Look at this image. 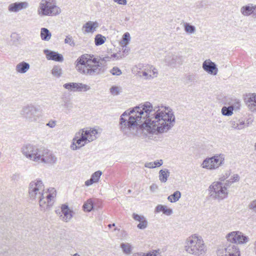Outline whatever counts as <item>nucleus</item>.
Returning a JSON list of instances; mask_svg holds the SVG:
<instances>
[{"mask_svg":"<svg viewBox=\"0 0 256 256\" xmlns=\"http://www.w3.org/2000/svg\"><path fill=\"white\" fill-rule=\"evenodd\" d=\"M94 183H96L94 181L90 178L88 180H87L85 182L84 184L86 186H89L92 185Z\"/></svg>","mask_w":256,"mask_h":256,"instance_id":"864d4df0","label":"nucleus"},{"mask_svg":"<svg viewBox=\"0 0 256 256\" xmlns=\"http://www.w3.org/2000/svg\"><path fill=\"white\" fill-rule=\"evenodd\" d=\"M248 208L252 211L256 213V199L252 201L249 204Z\"/></svg>","mask_w":256,"mask_h":256,"instance_id":"37998d69","label":"nucleus"},{"mask_svg":"<svg viewBox=\"0 0 256 256\" xmlns=\"http://www.w3.org/2000/svg\"><path fill=\"white\" fill-rule=\"evenodd\" d=\"M236 231L230 232L227 234V235L226 236V238L228 242H232V244H238V241L236 240Z\"/></svg>","mask_w":256,"mask_h":256,"instance_id":"c756f323","label":"nucleus"},{"mask_svg":"<svg viewBox=\"0 0 256 256\" xmlns=\"http://www.w3.org/2000/svg\"><path fill=\"white\" fill-rule=\"evenodd\" d=\"M44 53L48 60H54L58 62H62L64 60V57L62 54L58 52L50 50L48 49L44 50Z\"/></svg>","mask_w":256,"mask_h":256,"instance_id":"a211bd4d","label":"nucleus"},{"mask_svg":"<svg viewBox=\"0 0 256 256\" xmlns=\"http://www.w3.org/2000/svg\"><path fill=\"white\" fill-rule=\"evenodd\" d=\"M144 166L146 168H154V166L153 162H146L144 164Z\"/></svg>","mask_w":256,"mask_h":256,"instance_id":"6e6d98bb","label":"nucleus"},{"mask_svg":"<svg viewBox=\"0 0 256 256\" xmlns=\"http://www.w3.org/2000/svg\"><path fill=\"white\" fill-rule=\"evenodd\" d=\"M130 40V34L128 32H125L122 36V42L127 45Z\"/></svg>","mask_w":256,"mask_h":256,"instance_id":"79ce46f5","label":"nucleus"},{"mask_svg":"<svg viewBox=\"0 0 256 256\" xmlns=\"http://www.w3.org/2000/svg\"><path fill=\"white\" fill-rule=\"evenodd\" d=\"M230 172L228 171L225 173L224 175L222 176L220 178V181H224L226 179L230 176Z\"/></svg>","mask_w":256,"mask_h":256,"instance_id":"3c124183","label":"nucleus"},{"mask_svg":"<svg viewBox=\"0 0 256 256\" xmlns=\"http://www.w3.org/2000/svg\"><path fill=\"white\" fill-rule=\"evenodd\" d=\"M38 163L54 164L57 158L48 150L42 148Z\"/></svg>","mask_w":256,"mask_h":256,"instance_id":"9b49d317","label":"nucleus"},{"mask_svg":"<svg viewBox=\"0 0 256 256\" xmlns=\"http://www.w3.org/2000/svg\"><path fill=\"white\" fill-rule=\"evenodd\" d=\"M210 196L214 198L222 200L227 197L226 187L220 182H214L208 188Z\"/></svg>","mask_w":256,"mask_h":256,"instance_id":"0eeeda50","label":"nucleus"},{"mask_svg":"<svg viewBox=\"0 0 256 256\" xmlns=\"http://www.w3.org/2000/svg\"><path fill=\"white\" fill-rule=\"evenodd\" d=\"M44 186L42 180L36 179L32 181L28 186V196L31 200H38L41 210L50 208L53 204L52 194L44 192Z\"/></svg>","mask_w":256,"mask_h":256,"instance_id":"7ed1b4c3","label":"nucleus"},{"mask_svg":"<svg viewBox=\"0 0 256 256\" xmlns=\"http://www.w3.org/2000/svg\"><path fill=\"white\" fill-rule=\"evenodd\" d=\"M253 7L254 10H252L254 12L252 14V16L254 18H256V4H253Z\"/></svg>","mask_w":256,"mask_h":256,"instance_id":"052dcab7","label":"nucleus"},{"mask_svg":"<svg viewBox=\"0 0 256 256\" xmlns=\"http://www.w3.org/2000/svg\"><path fill=\"white\" fill-rule=\"evenodd\" d=\"M41 16H56L60 13V9L56 5V0H42L38 10Z\"/></svg>","mask_w":256,"mask_h":256,"instance_id":"39448f33","label":"nucleus"},{"mask_svg":"<svg viewBox=\"0 0 256 256\" xmlns=\"http://www.w3.org/2000/svg\"><path fill=\"white\" fill-rule=\"evenodd\" d=\"M110 60L109 56L100 58L99 60L93 55L84 54L79 57L76 62V68L80 72L86 76H94L103 73L104 69L100 62Z\"/></svg>","mask_w":256,"mask_h":256,"instance_id":"f03ea898","label":"nucleus"},{"mask_svg":"<svg viewBox=\"0 0 256 256\" xmlns=\"http://www.w3.org/2000/svg\"><path fill=\"white\" fill-rule=\"evenodd\" d=\"M122 45L123 47V53L125 54H128L130 49L126 47V45L124 44V46H123V44H122Z\"/></svg>","mask_w":256,"mask_h":256,"instance_id":"13d9d810","label":"nucleus"},{"mask_svg":"<svg viewBox=\"0 0 256 256\" xmlns=\"http://www.w3.org/2000/svg\"><path fill=\"white\" fill-rule=\"evenodd\" d=\"M86 138L81 132V130H79L75 134L74 138L72 140V144L70 146V148L72 150H76L81 147L84 146L88 142L86 140Z\"/></svg>","mask_w":256,"mask_h":256,"instance_id":"ddd939ff","label":"nucleus"},{"mask_svg":"<svg viewBox=\"0 0 256 256\" xmlns=\"http://www.w3.org/2000/svg\"><path fill=\"white\" fill-rule=\"evenodd\" d=\"M150 190L154 192L158 188V186L156 184H153L150 186Z\"/></svg>","mask_w":256,"mask_h":256,"instance_id":"4d7b16f0","label":"nucleus"},{"mask_svg":"<svg viewBox=\"0 0 256 256\" xmlns=\"http://www.w3.org/2000/svg\"><path fill=\"white\" fill-rule=\"evenodd\" d=\"M236 130H242L246 128L245 121L243 118H236Z\"/></svg>","mask_w":256,"mask_h":256,"instance_id":"e433bc0d","label":"nucleus"},{"mask_svg":"<svg viewBox=\"0 0 256 256\" xmlns=\"http://www.w3.org/2000/svg\"><path fill=\"white\" fill-rule=\"evenodd\" d=\"M30 68V65L28 63L25 62H22L16 64V70L19 74H25Z\"/></svg>","mask_w":256,"mask_h":256,"instance_id":"4be33fe9","label":"nucleus"},{"mask_svg":"<svg viewBox=\"0 0 256 256\" xmlns=\"http://www.w3.org/2000/svg\"><path fill=\"white\" fill-rule=\"evenodd\" d=\"M187 78L188 79V80H189L190 82H192V81L194 80V76H193L192 75H188L187 76Z\"/></svg>","mask_w":256,"mask_h":256,"instance_id":"e2e57ef3","label":"nucleus"},{"mask_svg":"<svg viewBox=\"0 0 256 256\" xmlns=\"http://www.w3.org/2000/svg\"><path fill=\"white\" fill-rule=\"evenodd\" d=\"M40 38L42 40L44 41H48L52 36V34L50 30L45 28L40 29Z\"/></svg>","mask_w":256,"mask_h":256,"instance_id":"a878e982","label":"nucleus"},{"mask_svg":"<svg viewBox=\"0 0 256 256\" xmlns=\"http://www.w3.org/2000/svg\"><path fill=\"white\" fill-rule=\"evenodd\" d=\"M221 112L224 116H230L233 114V108L230 105L228 106H224L222 108Z\"/></svg>","mask_w":256,"mask_h":256,"instance_id":"473e14b6","label":"nucleus"},{"mask_svg":"<svg viewBox=\"0 0 256 256\" xmlns=\"http://www.w3.org/2000/svg\"><path fill=\"white\" fill-rule=\"evenodd\" d=\"M42 148V147L39 148L35 145L26 144L22 146L21 152L26 158L38 162Z\"/></svg>","mask_w":256,"mask_h":256,"instance_id":"6e6552de","label":"nucleus"},{"mask_svg":"<svg viewBox=\"0 0 256 256\" xmlns=\"http://www.w3.org/2000/svg\"><path fill=\"white\" fill-rule=\"evenodd\" d=\"M80 130H81V132H82V134L86 138V140L88 143L96 138V135L98 134V131L96 129H90V130L82 129Z\"/></svg>","mask_w":256,"mask_h":256,"instance_id":"6ab92c4d","label":"nucleus"},{"mask_svg":"<svg viewBox=\"0 0 256 256\" xmlns=\"http://www.w3.org/2000/svg\"><path fill=\"white\" fill-rule=\"evenodd\" d=\"M63 86L68 90L72 92H86L90 89L89 86L80 82L66 83Z\"/></svg>","mask_w":256,"mask_h":256,"instance_id":"f8f14e48","label":"nucleus"},{"mask_svg":"<svg viewBox=\"0 0 256 256\" xmlns=\"http://www.w3.org/2000/svg\"><path fill=\"white\" fill-rule=\"evenodd\" d=\"M20 114L29 122H36L42 117L40 110L38 106L31 104L24 106Z\"/></svg>","mask_w":256,"mask_h":256,"instance_id":"423d86ee","label":"nucleus"},{"mask_svg":"<svg viewBox=\"0 0 256 256\" xmlns=\"http://www.w3.org/2000/svg\"><path fill=\"white\" fill-rule=\"evenodd\" d=\"M112 56L116 58V59H120L122 58V56L120 55V54H114L112 55Z\"/></svg>","mask_w":256,"mask_h":256,"instance_id":"680f3d73","label":"nucleus"},{"mask_svg":"<svg viewBox=\"0 0 256 256\" xmlns=\"http://www.w3.org/2000/svg\"><path fill=\"white\" fill-rule=\"evenodd\" d=\"M154 162V168L156 167H159L161 166L163 164V161L162 160H160L155 161Z\"/></svg>","mask_w":256,"mask_h":256,"instance_id":"603ef678","label":"nucleus"},{"mask_svg":"<svg viewBox=\"0 0 256 256\" xmlns=\"http://www.w3.org/2000/svg\"><path fill=\"white\" fill-rule=\"evenodd\" d=\"M62 70L60 66H54L52 70V74L54 76L58 78L62 75Z\"/></svg>","mask_w":256,"mask_h":256,"instance_id":"c9c22d12","label":"nucleus"},{"mask_svg":"<svg viewBox=\"0 0 256 256\" xmlns=\"http://www.w3.org/2000/svg\"><path fill=\"white\" fill-rule=\"evenodd\" d=\"M245 124H246V128L249 126L250 124H252V122L249 120H247L246 122H245Z\"/></svg>","mask_w":256,"mask_h":256,"instance_id":"69168bd1","label":"nucleus"},{"mask_svg":"<svg viewBox=\"0 0 256 256\" xmlns=\"http://www.w3.org/2000/svg\"><path fill=\"white\" fill-rule=\"evenodd\" d=\"M184 250L190 254L196 256H204L206 247L201 237L193 234L188 237L184 242Z\"/></svg>","mask_w":256,"mask_h":256,"instance_id":"20e7f679","label":"nucleus"},{"mask_svg":"<svg viewBox=\"0 0 256 256\" xmlns=\"http://www.w3.org/2000/svg\"><path fill=\"white\" fill-rule=\"evenodd\" d=\"M236 238L238 244H243L247 242L248 240V238L243 233L240 231H236Z\"/></svg>","mask_w":256,"mask_h":256,"instance_id":"c85d7f7f","label":"nucleus"},{"mask_svg":"<svg viewBox=\"0 0 256 256\" xmlns=\"http://www.w3.org/2000/svg\"><path fill=\"white\" fill-rule=\"evenodd\" d=\"M168 112L154 108L146 102L124 112L120 116V128L128 136H138L144 130L156 134L168 132L175 124V116L170 110Z\"/></svg>","mask_w":256,"mask_h":256,"instance_id":"f257e3e1","label":"nucleus"},{"mask_svg":"<svg viewBox=\"0 0 256 256\" xmlns=\"http://www.w3.org/2000/svg\"><path fill=\"white\" fill-rule=\"evenodd\" d=\"M46 126L50 128H54L56 126V121L54 120H51L48 123H47L46 124Z\"/></svg>","mask_w":256,"mask_h":256,"instance_id":"8fccbe9b","label":"nucleus"},{"mask_svg":"<svg viewBox=\"0 0 256 256\" xmlns=\"http://www.w3.org/2000/svg\"><path fill=\"white\" fill-rule=\"evenodd\" d=\"M55 212H56V213L58 216H60V214H62V209H61V208H60V210H59V209H58V210H56V211H55Z\"/></svg>","mask_w":256,"mask_h":256,"instance_id":"0e129e2a","label":"nucleus"},{"mask_svg":"<svg viewBox=\"0 0 256 256\" xmlns=\"http://www.w3.org/2000/svg\"><path fill=\"white\" fill-rule=\"evenodd\" d=\"M102 174V172L100 170H98L94 172L91 176V178L93 180L94 182H98L99 181L100 178Z\"/></svg>","mask_w":256,"mask_h":256,"instance_id":"58836bf2","label":"nucleus"},{"mask_svg":"<svg viewBox=\"0 0 256 256\" xmlns=\"http://www.w3.org/2000/svg\"><path fill=\"white\" fill-rule=\"evenodd\" d=\"M164 62L168 66H174L176 64H182L184 58L182 56L169 53L165 56Z\"/></svg>","mask_w":256,"mask_h":256,"instance_id":"4468645a","label":"nucleus"},{"mask_svg":"<svg viewBox=\"0 0 256 256\" xmlns=\"http://www.w3.org/2000/svg\"><path fill=\"white\" fill-rule=\"evenodd\" d=\"M253 4H248L242 6L240 10L241 14L246 16H252V12H254L252 10H254Z\"/></svg>","mask_w":256,"mask_h":256,"instance_id":"b1692460","label":"nucleus"},{"mask_svg":"<svg viewBox=\"0 0 256 256\" xmlns=\"http://www.w3.org/2000/svg\"><path fill=\"white\" fill-rule=\"evenodd\" d=\"M28 7V2L24 1L12 3L8 5V9L10 12H18L21 10L26 9Z\"/></svg>","mask_w":256,"mask_h":256,"instance_id":"2eb2a0df","label":"nucleus"},{"mask_svg":"<svg viewBox=\"0 0 256 256\" xmlns=\"http://www.w3.org/2000/svg\"><path fill=\"white\" fill-rule=\"evenodd\" d=\"M114 1L115 2L122 5H126L127 4L126 0H114Z\"/></svg>","mask_w":256,"mask_h":256,"instance_id":"5fc2aeb1","label":"nucleus"},{"mask_svg":"<svg viewBox=\"0 0 256 256\" xmlns=\"http://www.w3.org/2000/svg\"><path fill=\"white\" fill-rule=\"evenodd\" d=\"M232 183V181L230 180H226V182L224 184H223V186H225L226 187V189H227L229 187Z\"/></svg>","mask_w":256,"mask_h":256,"instance_id":"bf43d9fd","label":"nucleus"},{"mask_svg":"<svg viewBox=\"0 0 256 256\" xmlns=\"http://www.w3.org/2000/svg\"><path fill=\"white\" fill-rule=\"evenodd\" d=\"M93 208V202L91 199L88 200L83 205L84 210L88 212H90Z\"/></svg>","mask_w":256,"mask_h":256,"instance_id":"f704fd0d","label":"nucleus"},{"mask_svg":"<svg viewBox=\"0 0 256 256\" xmlns=\"http://www.w3.org/2000/svg\"><path fill=\"white\" fill-rule=\"evenodd\" d=\"M61 209L62 214L60 215V219L66 222H70L72 218L73 211L66 204H62Z\"/></svg>","mask_w":256,"mask_h":256,"instance_id":"f3484780","label":"nucleus"},{"mask_svg":"<svg viewBox=\"0 0 256 256\" xmlns=\"http://www.w3.org/2000/svg\"><path fill=\"white\" fill-rule=\"evenodd\" d=\"M184 30L190 34H192L196 31L194 26L188 23H185L184 24Z\"/></svg>","mask_w":256,"mask_h":256,"instance_id":"4c0bfd02","label":"nucleus"},{"mask_svg":"<svg viewBox=\"0 0 256 256\" xmlns=\"http://www.w3.org/2000/svg\"><path fill=\"white\" fill-rule=\"evenodd\" d=\"M132 218L140 223L137 225V228L140 230H144L148 226V221L146 218L142 215H139L136 213L132 214Z\"/></svg>","mask_w":256,"mask_h":256,"instance_id":"aec40b11","label":"nucleus"},{"mask_svg":"<svg viewBox=\"0 0 256 256\" xmlns=\"http://www.w3.org/2000/svg\"><path fill=\"white\" fill-rule=\"evenodd\" d=\"M120 248L124 253L126 254H130L132 251V247L129 243H122Z\"/></svg>","mask_w":256,"mask_h":256,"instance_id":"2f4dec72","label":"nucleus"},{"mask_svg":"<svg viewBox=\"0 0 256 256\" xmlns=\"http://www.w3.org/2000/svg\"><path fill=\"white\" fill-rule=\"evenodd\" d=\"M106 40V38L100 34H98L94 38V43L96 46H100L104 43Z\"/></svg>","mask_w":256,"mask_h":256,"instance_id":"72a5a7b5","label":"nucleus"},{"mask_svg":"<svg viewBox=\"0 0 256 256\" xmlns=\"http://www.w3.org/2000/svg\"><path fill=\"white\" fill-rule=\"evenodd\" d=\"M254 245V250L255 253L256 254V241L255 242Z\"/></svg>","mask_w":256,"mask_h":256,"instance_id":"774afa93","label":"nucleus"},{"mask_svg":"<svg viewBox=\"0 0 256 256\" xmlns=\"http://www.w3.org/2000/svg\"><path fill=\"white\" fill-rule=\"evenodd\" d=\"M230 180L232 181V182H238L240 180V176L238 174H234Z\"/></svg>","mask_w":256,"mask_h":256,"instance_id":"09e8293b","label":"nucleus"},{"mask_svg":"<svg viewBox=\"0 0 256 256\" xmlns=\"http://www.w3.org/2000/svg\"><path fill=\"white\" fill-rule=\"evenodd\" d=\"M170 175V172L166 168L161 170L159 172V180L160 182L164 183L167 181Z\"/></svg>","mask_w":256,"mask_h":256,"instance_id":"393cba45","label":"nucleus"},{"mask_svg":"<svg viewBox=\"0 0 256 256\" xmlns=\"http://www.w3.org/2000/svg\"><path fill=\"white\" fill-rule=\"evenodd\" d=\"M98 26L99 24L96 21H88L83 25L82 29L85 33L94 32Z\"/></svg>","mask_w":256,"mask_h":256,"instance_id":"412c9836","label":"nucleus"},{"mask_svg":"<svg viewBox=\"0 0 256 256\" xmlns=\"http://www.w3.org/2000/svg\"><path fill=\"white\" fill-rule=\"evenodd\" d=\"M218 256H240V251L236 244H230L223 249L218 250Z\"/></svg>","mask_w":256,"mask_h":256,"instance_id":"9d476101","label":"nucleus"},{"mask_svg":"<svg viewBox=\"0 0 256 256\" xmlns=\"http://www.w3.org/2000/svg\"><path fill=\"white\" fill-rule=\"evenodd\" d=\"M171 196L173 198L172 201L176 202L179 200L181 197V193L180 191H176L173 194H171Z\"/></svg>","mask_w":256,"mask_h":256,"instance_id":"a19ab883","label":"nucleus"},{"mask_svg":"<svg viewBox=\"0 0 256 256\" xmlns=\"http://www.w3.org/2000/svg\"><path fill=\"white\" fill-rule=\"evenodd\" d=\"M224 154H216L211 158H208L204 160L202 166L204 168L215 170L222 166L224 163Z\"/></svg>","mask_w":256,"mask_h":256,"instance_id":"1a4fd4ad","label":"nucleus"},{"mask_svg":"<svg viewBox=\"0 0 256 256\" xmlns=\"http://www.w3.org/2000/svg\"><path fill=\"white\" fill-rule=\"evenodd\" d=\"M156 212H162L163 214L167 216H170L172 213V209L168 208L166 206L161 204H158L156 206Z\"/></svg>","mask_w":256,"mask_h":256,"instance_id":"bb28decb","label":"nucleus"},{"mask_svg":"<svg viewBox=\"0 0 256 256\" xmlns=\"http://www.w3.org/2000/svg\"><path fill=\"white\" fill-rule=\"evenodd\" d=\"M61 105L66 108L68 111H70L73 108V104L70 98H62Z\"/></svg>","mask_w":256,"mask_h":256,"instance_id":"cd10ccee","label":"nucleus"},{"mask_svg":"<svg viewBox=\"0 0 256 256\" xmlns=\"http://www.w3.org/2000/svg\"><path fill=\"white\" fill-rule=\"evenodd\" d=\"M203 69L208 73L216 76L218 74V68L216 64L210 60H206L202 64Z\"/></svg>","mask_w":256,"mask_h":256,"instance_id":"dca6fc26","label":"nucleus"},{"mask_svg":"<svg viewBox=\"0 0 256 256\" xmlns=\"http://www.w3.org/2000/svg\"><path fill=\"white\" fill-rule=\"evenodd\" d=\"M236 118L235 120L233 119L229 122V124L232 128L234 130H236Z\"/></svg>","mask_w":256,"mask_h":256,"instance_id":"de8ad7c7","label":"nucleus"},{"mask_svg":"<svg viewBox=\"0 0 256 256\" xmlns=\"http://www.w3.org/2000/svg\"><path fill=\"white\" fill-rule=\"evenodd\" d=\"M110 72L112 75H116V76H120L122 74V72L118 68V67H114L111 70Z\"/></svg>","mask_w":256,"mask_h":256,"instance_id":"a18cd8bd","label":"nucleus"},{"mask_svg":"<svg viewBox=\"0 0 256 256\" xmlns=\"http://www.w3.org/2000/svg\"><path fill=\"white\" fill-rule=\"evenodd\" d=\"M156 251H152L147 253L140 252L134 254L132 256H156Z\"/></svg>","mask_w":256,"mask_h":256,"instance_id":"ea45409f","label":"nucleus"},{"mask_svg":"<svg viewBox=\"0 0 256 256\" xmlns=\"http://www.w3.org/2000/svg\"><path fill=\"white\" fill-rule=\"evenodd\" d=\"M110 90L112 95H118L119 94L118 88L116 86H112Z\"/></svg>","mask_w":256,"mask_h":256,"instance_id":"49530a36","label":"nucleus"},{"mask_svg":"<svg viewBox=\"0 0 256 256\" xmlns=\"http://www.w3.org/2000/svg\"><path fill=\"white\" fill-rule=\"evenodd\" d=\"M246 104L250 110L256 111V94H252L248 98Z\"/></svg>","mask_w":256,"mask_h":256,"instance_id":"5701e85b","label":"nucleus"},{"mask_svg":"<svg viewBox=\"0 0 256 256\" xmlns=\"http://www.w3.org/2000/svg\"><path fill=\"white\" fill-rule=\"evenodd\" d=\"M225 104H228L230 105L232 108H233V111H237L240 109L241 104L240 100L235 99L234 100H232L231 102H229L227 103H225Z\"/></svg>","mask_w":256,"mask_h":256,"instance_id":"7c9ffc66","label":"nucleus"},{"mask_svg":"<svg viewBox=\"0 0 256 256\" xmlns=\"http://www.w3.org/2000/svg\"><path fill=\"white\" fill-rule=\"evenodd\" d=\"M64 42L66 44H69L71 46H74L75 43L72 40V38L71 36H66L64 40Z\"/></svg>","mask_w":256,"mask_h":256,"instance_id":"c03bdc74","label":"nucleus"},{"mask_svg":"<svg viewBox=\"0 0 256 256\" xmlns=\"http://www.w3.org/2000/svg\"><path fill=\"white\" fill-rule=\"evenodd\" d=\"M168 200L171 202H174L172 201L173 198H172V196H171V195L168 196Z\"/></svg>","mask_w":256,"mask_h":256,"instance_id":"338daca9","label":"nucleus"}]
</instances>
